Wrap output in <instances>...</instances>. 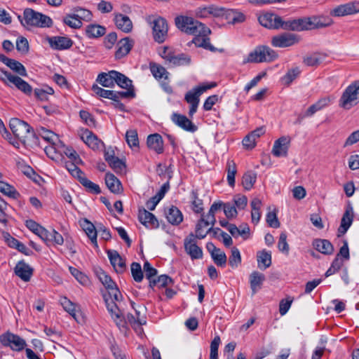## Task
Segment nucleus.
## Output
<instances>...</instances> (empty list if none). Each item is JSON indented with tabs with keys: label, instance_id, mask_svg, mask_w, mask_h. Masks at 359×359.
Segmentation results:
<instances>
[{
	"label": "nucleus",
	"instance_id": "f257e3e1",
	"mask_svg": "<svg viewBox=\"0 0 359 359\" xmlns=\"http://www.w3.org/2000/svg\"><path fill=\"white\" fill-rule=\"evenodd\" d=\"M176 27L182 32L189 34H210V29L204 24L191 17L178 15L175 18Z\"/></svg>",
	"mask_w": 359,
	"mask_h": 359
},
{
	"label": "nucleus",
	"instance_id": "f03ea898",
	"mask_svg": "<svg viewBox=\"0 0 359 359\" xmlns=\"http://www.w3.org/2000/svg\"><path fill=\"white\" fill-rule=\"evenodd\" d=\"M146 20L151 26L154 40L158 43H163L168 36V24L167 20L158 15H149Z\"/></svg>",
	"mask_w": 359,
	"mask_h": 359
},
{
	"label": "nucleus",
	"instance_id": "7ed1b4c3",
	"mask_svg": "<svg viewBox=\"0 0 359 359\" xmlns=\"http://www.w3.org/2000/svg\"><path fill=\"white\" fill-rule=\"evenodd\" d=\"M10 128L13 135L18 138L24 144L26 143L29 136H32L36 140H39L33 128L25 121L17 118H13L9 122Z\"/></svg>",
	"mask_w": 359,
	"mask_h": 359
},
{
	"label": "nucleus",
	"instance_id": "20e7f679",
	"mask_svg": "<svg viewBox=\"0 0 359 359\" xmlns=\"http://www.w3.org/2000/svg\"><path fill=\"white\" fill-rule=\"evenodd\" d=\"M277 53L266 46H259L250 52L248 57L244 60V63H261L270 62L278 57Z\"/></svg>",
	"mask_w": 359,
	"mask_h": 359
},
{
	"label": "nucleus",
	"instance_id": "39448f33",
	"mask_svg": "<svg viewBox=\"0 0 359 359\" xmlns=\"http://www.w3.org/2000/svg\"><path fill=\"white\" fill-rule=\"evenodd\" d=\"M359 103V81H355L343 92L339 106L344 109H350Z\"/></svg>",
	"mask_w": 359,
	"mask_h": 359
},
{
	"label": "nucleus",
	"instance_id": "423d86ee",
	"mask_svg": "<svg viewBox=\"0 0 359 359\" xmlns=\"http://www.w3.org/2000/svg\"><path fill=\"white\" fill-rule=\"evenodd\" d=\"M24 20L27 25L38 27H50L53 20L49 17L32 8H25L23 13Z\"/></svg>",
	"mask_w": 359,
	"mask_h": 359
},
{
	"label": "nucleus",
	"instance_id": "0eeeda50",
	"mask_svg": "<svg viewBox=\"0 0 359 359\" xmlns=\"http://www.w3.org/2000/svg\"><path fill=\"white\" fill-rule=\"evenodd\" d=\"M311 22L309 19L306 18H301L297 19H290L288 20H283L280 18V22L278 25V29H282L287 31L301 32L308 30Z\"/></svg>",
	"mask_w": 359,
	"mask_h": 359
},
{
	"label": "nucleus",
	"instance_id": "6e6552de",
	"mask_svg": "<svg viewBox=\"0 0 359 359\" xmlns=\"http://www.w3.org/2000/svg\"><path fill=\"white\" fill-rule=\"evenodd\" d=\"M2 74L4 76V78H1V80L6 83L7 86H9L7 81L10 83L15 85V86L23 92L26 95H31L32 92V86L20 76L13 75L11 72L1 69Z\"/></svg>",
	"mask_w": 359,
	"mask_h": 359
},
{
	"label": "nucleus",
	"instance_id": "1a4fd4ad",
	"mask_svg": "<svg viewBox=\"0 0 359 359\" xmlns=\"http://www.w3.org/2000/svg\"><path fill=\"white\" fill-rule=\"evenodd\" d=\"M299 41L300 36L297 34L284 32L273 36L271 45L278 48H287L298 43Z\"/></svg>",
	"mask_w": 359,
	"mask_h": 359
},
{
	"label": "nucleus",
	"instance_id": "9d476101",
	"mask_svg": "<svg viewBox=\"0 0 359 359\" xmlns=\"http://www.w3.org/2000/svg\"><path fill=\"white\" fill-rule=\"evenodd\" d=\"M0 342L5 346H10L11 349L20 351L26 346V341L17 334L7 332L0 335Z\"/></svg>",
	"mask_w": 359,
	"mask_h": 359
},
{
	"label": "nucleus",
	"instance_id": "9b49d317",
	"mask_svg": "<svg viewBox=\"0 0 359 359\" xmlns=\"http://www.w3.org/2000/svg\"><path fill=\"white\" fill-rule=\"evenodd\" d=\"M184 246L186 252L192 259H201L203 257L202 249L196 244V238L193 233H190L184 240Z\"/></svg>",
	"mask_w": 359,
	"mask_h": 359
},
{
	"label": "nucleus",
	"instance_id": "f8f14e48",
	"mask_svg": "<svg viewBox=\"0 0 359 359\" xmlns=\"http://www.w3.org/2000/svg\"><path fill=\"white\" fill-rule=\"evenodd\" d=\"M217 86L216 82H211L210 83L203 84L201 86L194 88L192 90L188 91L184 97V100L189 104H199V97L201 94L208 89H211Z\"/></svg>",
	"mask_w": 359,
	"mask_h": 359
},
{
	"label": "nucleus",
	"instance_id": "ddd939ff",
	"mask_svg": "<svg viewBox=\"0 0 359 359\" xmlns=\"http://www.w3.org/2000/svg\"><path fill=\"white\" fill-rule=\"evenodd\" d=\"M103 299L104 300L107 309L110 313L111 318L115 321L116 324L118 327H123L125 320L123 316L121 311L118 307L117 304L113 300L109 301L106 294H103Z\"/></svg>",
	"mask_w": 359,
	"mask_h": 359
},
{
	"label": "nucleus",
	"instance_id": "4468645a",
	"mask_svg": "<svg viewBox=\"0 0 359 359\" xmlns=\"http://www.w3.org/2000/svg\"><path fill=\"white\" fill-rule=\"evenodd\" d=\"M280 16L273 13H265L258 18L259 24L270 29H278Z\"/></svg>",
	"mask_w": 359,
	"mask_h": 359
},
{
	"label": "nucleus",
	"instance_id": "2eb2a0df",
	"mask_svg": "<svg viewBox=\"0 0 359 359\" xmlns=\"http://www.w3.org/2000/svg\"><path fill=\"white\" fill-rule=\"evenodd\" d=\"M290 137L282 136L274 142L271 153L276 157L287 156Z\"/></svg>",
	"mask_w": 359,
	"mask_h": 359
},
{
	"label": "nucleus",
	"instance_id": "dca6fc26",
	"mask_svg": "<svg viewBox=\"0 0 359 359\" xmlns=\"http://www.w3.org/2000/svg\"><path fill=\"white\" fill-rule=\"evenodd\" d=\"M138 219L147 228L157 229L159 226L158 221L155 215L144 208L139 209Z\"/></svg>",
	"mask_w": 359,
	"mask_h": 359
},
{
	"label": "nucleus",
	"instance_id": "f3484780",
	"mask_svg": "<svg viewBox=\"0 0 359 359\" xmlns=\"http://www.w3.org/2000/svg\"><path fill=\"white\" fill-rule=\"evenodd\" d=\"M171 119L177 126L186 131L194 133L198 129V127L184 115L173 113Z\"/></svg>",
	"mask_w": 359,
	"mask_h": 359
},
{
	"label": "nucleus",
	"instance_id": "a211bd4d",
	"mask_svg": "<svg viewBox=\"0 0 359 359\" xmlns=\"http://www.w3.org/2000/svg\"><path fill=\"white\" fill-rule=\"evenodd\" d=\"M359 12V3H348L340 5L330 11V15L335 17L352 15Z\"/></svg>",
	"mask_w": 359,
	"mask_h": 359
},
{
	"label": "nucleus",
	"instance_id": "6ab92c4d",
	"mask_svg": "<svg viewBox=\"0 0 359 359\" xmlns=\"http://www.w3.org/2000/svg\"><path fill=\"white\" fill-rule=\"evenodd\" d=\"M47 41L50 46L54 50L69 49L73 45L72 40L66 36H48Z\"/></svg>",
	"mask_w": 359,
	"mask_h": 359
},
{
	"label": "nucleus",
	"instance_id": "aec40b11",
	"mask_svg": "<svg viewBox=\"0 0 359 359\" xmlns=\"http://www.w3.org/2000/svg\"><path fill=\"white\" fill-rule=\"evenodd\" d=\"M107 255L111 264L117 273H122L126 271V260L121 257L117 251L109 250L107 251Z\"/></svg>",
	"mask_w": 359,
	"mask_h": 359
},
{
	"label": "nucleus",
	"instance_id": "412c9836",
	"mask_svg": "<svg viewBox=\"0 0 359 359\" xmlns=\"http://www.w3.org/2000/svg\"><path fill=\"white\" fill-rule=\"evenodd\" d=\"M61 305L62 306L63 309L67 312H68L77 323H81L83 322V318L81 311L79 310L78 305L74 304L67 297H63L61 299Z\"/></svg>",
	"mask_w": 359,
	"mask_h": 359
},
{
	"label": "nucleus",
	"instance_id": "4be33fe9",
	"mask_svg": "<svg viewBox=\"0 0 359 359\" xmlns=\"http://www.w3.org/2000/svg\"><path fill=\"white\" fill-rule=\"evenodd\" d=\"M134 46V41L129 37H125L117 43V50L115 57L120 60L127 55Z\"/></svg>",
	"mask_w": 359,
	"mask_h": 359
},
{
	"label": "nucleus",
	"instance_id": "5701e85b",
	"mask_svg": "<svg viewBox=\"0 0 359 359\" xmlns=\"http://www.w3.org/2000/svg\"><path fill=\"white\" fill-rule=\"evenodd\" d=\"M353 220V208L348 205L341 218V224L338 228V236H341L346 233L351 226Z\"/></svg>",
	"mask_w": 359,
	"mask_h": 359
},
{
	"label": "nucleus",
	"instance_id": "b1692460",
	"mask_svg": "<svg viewBox=\"0 0 359 359\" xmlns=\"http://www.w3.org/2000/svg\"><path fill=\"white\" fill-rule=\"evenodd\" d=\"M15 273L20 277L22 280L27 282L30 280L33 274V269L24 260L19 261L16 264L15 269Z\"/></svg>",
	"mask_w": 359,
	"mask_h": 359
},
{
	"label": "nucleus",
	"instance_id": "393cba45",
	"mask_svg": "<svg viewBox=\"0 0 359 359\" xmlns=\"http://www.w3.org/2000/svg\"><path fill=\"white\" fill-rule=\"evenodd\" d=\"M105 184L110 191L114 194H120L123 191L121 181L112 173L107 172L105 175Z\"/></svg>",
	"mask_w": 359,
	"mask_h": 359
},
{
	"label": "nucleus",
	"instance_id": "a878e982",
	"mask_svg": "<svg viewBox=\"0 0 359 359\" xmlns=\"http://www.w3.org/2000/svg\"><path fill=\"white\" fill-rule=\"evenodd\" d=\"M147 147L157 154H162L163 152V140L161 135L154 133L149 135L147 140Z\"/></svg>",
	"mask_w": 359,
	"mask_h": 359
},
{
	"label": "nucleus",
	"instance_id": "bb28decb",
	"mask_svg": "<svg viewBox=\"0 0 359 359\" xmlns=\"http://www.w3.org/2000/svg\"><path fill=\"white\" fill-rule=\"evenodd\" d=\"M165 215L168 222L177 226L183 221V215L178 208L172 205L167 210H165Z\"/></svg>",
	"mask_w": 359,
	"mask_h": 359
},
{
	"label": "nucleus",
	"instance_id": "cd10ccee",
	"mask_svg": "<svg viewBox=\"0 0 359 359\" xmlns=\"http://www.w3.org/2000/svg\"><path fill=\"white\" fill-rule=\"evenodd\" d=\"M191 62V57L186 53L176 55L175 52L168 58V65L171 67L189 65Z\"/></svg>",
	"mask_w": 359,
	"mask_h": 359
},
{
	"label": "nucleus",
	"instance_id": "c85d7f7f",
	"mask_svg": "<svg viewBox=\"0 0 359 359\" xmlns=\"http://www.w3.org/2000/svg\"><path fill=\"white\" fill-rule=\"evenodd\" d=\"M114 22L116 27L123 32L129 33L132 31L133 23L127 15L121 13L116 14L114 17Z\"/></svg>",
	"mask_w": 359,
	"mask_h": 359
},
{
	"label": "nucleus",
	"instance_id": "c756f323",
	"mask_svg": "<svg viewBox=\"0 0 359 359\" xmlns=\"http://www.w3.org/2000/svg\"><path fill=\"white\" fill-rule=\"evenodd\" d=\"M81 139L89 147L94 150L99 149L100 146L103 144V142L93 132L88 129L85 130L83 133Z\"/></svg>",
	"mask_w": 359,
	"mask_h": 359
},
{
	"label": "nucleus",
	"instance_id": "7c9ffc66",
	"mask_svg": "<svg viewBox=\"0 0 359 359\" xmlns=\"http://www.w3.org/2000/svg\"><path fill=\"white\" fill-rule=\"evenodd\" d=\"M116 71L111 70L108 72H102L98 74L97 81L106 88H113L115 85Z\"/></svg>",
	"mask_w": 359,
	"mask_h": 359
},
{
	"label": "nucleus",
	"instance_id": "2f4dec72",
	"mask_svg": "<svg viewBox=\"0 0 359 359\" xmlns=\"http://www.w3.org/2000/svg\"><path fill=\"white\" fill-rule=\"evenodd\" d=\"M196 36L193 39L192 43L197 47H201L211 52H216L217 48L210 42L209 34H194Z\"/></svg>",
	"mask_w": 359,
	"mask_h": 359
},
{
	"label": "nucleus",
	"instance_id": "473e14b6",
	"mask_svg": "<svg viewBox=\"0 0 359 359\" xmlns=\"http://www.w3.org/2000/svg\"><path fill=\"white\" fill-rule=\"evenodd\" d=\"M222 10L219 7L211 5L205 7H199L196 11V14L199 18H208L210 15L215 17H220Z\"/></svg>",
	"mask_w": 359,
	"mask_h": 359
},
{
	"label": "nucleus",
	"instance_id": "72a5a7b5",
	"mask_svg": "<svg viewBox=\"0 0 359 359\" xmlns=\"http://www.w3.org/2000/svg\"><path fill=\"white\" fill-rule=\"evenodd\" d=\"M313 245L322 254L332 255L334 252V247L328 240L316 239L313 241Z\"/></svg>",
	"mask_w": 359,
	"mask_h": 359
},
{
	"label": "nucleus",
	"instance_id": "f704fd0d",
	"mask_svg": "<svg viewBox=\"0 0 359 359\" xmlns=\"http://www.w3.org/2000/svg\"><path fill=\"white\" fill-rule=\"evenodd\" d=\"M106 33V28L97 24H90L86 27V35L90 39L99 38Z\"/></svg>",
	"mask_w": 359,
	"mask_h": 359
},
{
	"label": "nucleus",
	"instance_id": "c9c22d12",
	"mask_svg": "<svg viewBox=\"0 0 359 359\" xmlns=\"http://www.w3.org/2000/svg\"><path fill=\"white\" fill-rule=\"evenodd\" d=\"M265 280V276L263 273L258 271L252 272L250 276V287L252 294H255L259 289L261 288L262 283Z\"/></svg>",
	"mask_w": 359,
	"mask_h": 359
},
{
	"label": "nucleus",
	"instance_id": "e433bc0d",
	"mask_svg": "<svg viewBox=\"0 0 359 359\" xmlns=\"http://www.w3.org/2000/svg\"><path fill=\"white\" fill-rule=\"evenodd\" d=\"M306 19H309L311 22L308 30L327 27L333 24V20L330 18H313V20L311 18H306Z\"/></svg>",
	"mask_w": 359,
	"mask_h": 359
},
{
	"label": "nucleus",
	"instance_id": "4c0bfd02",
	"mask_svg": "<svg viewBox=\"0 0 359 359\" xmlns=\"http://www.w3.org/2000/svg\"><path fill=\"white\" fill-rule=\"evenodd\" d=\"M95 272L100 281L107 290L113 289L112 287L116 285V283L111 279V278L102 269H96Z\"/></svg>",
	"mask_w": 359,
	"mask_h": 359
},
{
	"label": "nucleus",
	"instance_id": "58836bf2",
	"mask_svg": "<svg viewBox=\"0 0 359 359\" xmlns=\"http://www.w3.org/2000/svg\"><path fill=\"white\" fill-rule=\"evenodd\" d=\"M258 266L261 269H266L271 265V252L263 250L257 253Z\"/></svg>",
	"mask_w": 359,
	"mask_h": 359
},
{
	"label": "nucleus",
	"instance_id": "ea45409f",
	"mask_svg": "<svg viewBox=\"0 0 359 359\" xmlns=\"http://www.w3.org/2000/svg\"><path fill=\"white\" fill-rule=\"evenodd\" d=\"M326 57V55L319 53H314L311 55H306L303 59V62L309 67L318 66Z\"/></svg>",
	"mask_w": 359,
	"mask_h": 359
},
{
	"label": "nucleus",
	"instance_id": "a19ab883",
	"mask_svg": "<svg viewBox=\"0 0 359 359\" xmlns=\"http://www.w3.org/2000/svg\"><path fill=\"white\" fill-rule=\"evenodd\" d=\"M83 229L90 239L91 242L97 247V229L93 223L85 219L83 224Z\"/></svg>",
	"mask_w": 359,
	"mask_h": 359
},
{
	"label": "nucleus",
	"instance_id": "79ce46f5",
	"mask_svg": "<svg viewBox=\"0 0 359 359\" xmlns=\"http://www.w3.org/2000/svg\"><path fill=\"white\" fill-rule=\"evenodd\" d=\"M150 70L153 76L156 79H167L168 78L169 73L168 72V71L165 69V67L158 64L151 62Z\"/></svg>",
	"mask_w": 359,
	"mask_h": 359
},
{
	"label": "nucleus",
	"instance_id": "37998d69",
	"mask_svg": "<svg viewBox=\"0 0 359 359\" xmlns=\"http://www.w3.org/2000/svg\"><path fill=\"white\" fill-rule=\"evenodd\" d=\"M0 192L14 199H17L20 196V193L14 187L3 181H0Z\"/></svg>",
	"mask_w": 359,
	"mask_h": 359
},
{
	"label": "nucleus",
	"instance_id": "c03bdc74",
	"mask_svg": "<svg viewBox=\"0 0 359 359\" xmlns=\"http://www.w3.org/2000/svg\"><path fill=\"white\" fill-rule=\"evenodd\" d=\"M250 205L252 208V222L254 224H257L261 217V213L259 210L262 205V201L259 198H255L251 201Z\"/></svg>",
	"mask_w": 359,
	"mask_h": 359
},
{
	"label": "nucleus",
	"instance_id": "a18cd8bd",
	"mask_svg": "<svg viewBox=\"0 0 359 359\" xmlns=\"http://www.w3.org/2000/svg\"><path fill=\"white\" fill-rule=\"evenodd\" d=\"M172 284L173 280L172 278L168 275H161L157 278H155L154 280L150 281L149 287L151 288H154V286H158V287H165L168 285Z\"/></svg>",
	"mask_w": 359,
	"mask_h": 359
},
{
	"label": "nucleus",
	"instance_id": "49530a36",
	"mask_svg": "<svg viewBox=\"0 0 359 359\" xmlns=\"http://www.w3.org/2000/svg\"><path fill=\"white\" fill-rule=\"evenodd\" d=\"M257 180V173L249 170L244 173L242 178V184L245 190L252 188Z\"/></svg>",
	"mask_w": 359,
	"mask_h": 359
},
{
	"label": "nucleus",
	"instance_id": "de8ad7c7",
	"mask_svg": "<svg viewBox=\"0 0 359 359\" xmlns=\"http://www.w3.org/2000/svg\"><path fill=\"white\" fill-rule=\"evenodd\" d=\"M227 182L230 187L235 186V175L237 172L236 164L233 160H229L226 164Z\"/></svg>",
	"mask_w": 359,
	"mask_h": 359
},
{
	"label": "nucleus",
	"instance_id": "09e8293b",
	"mask_svg": "<svg viewBox=\"0 0 359 359\" xmlns=\"http://www.w3.org/2000/svg\"><path fill=\"white\" fill-rule=\"evenodd\" d=\"M114 75L115 83L121 88H134L133 86V81L123 74L116 71V74Z\"/></svg>",
	"mask_w": 359,
	"mask_h": 359
},
{
	"label": "nucleus",
	"instance_id": "8fccbe9b",
	"mask_svg": "<svg viewBox=\"0 0 359 359\" xmlns=\"http://www.w3.org/2000/svg\"><path fill=\"white\" fill-rule=\"evenodd\" d=\"M299 67H296L289 69L287 73L281 78L282 82L289 86L294 79H296L301 73Z\"/></svg>",
	"mask_w": 359,
	"mask_h": 359
},
{
	"label": "nucleus",
	"instance_id": "3c124183",
	"mask_svg": "<svg viewBox=\"0 0 359 359\" xmlns=\"http://www.w3.org/2000/svg\"><path fill=\"white\" fill-rule=\"evenodd\" d=\"M192 210L196 213L203 212V201L198 198L197 190H193L191 193Z\"/></svg>",
	"mask_w": 359,
	"mask_h": 359
},
{
	"label": "nucleus",
	"instance_id": "603ef678",
	"mask_svg": "<svg viewBox=\"0 0 359 359\" xmlns=\"http://www.w3.org/2000/svg\"><path fill=\"white\" fill-rule=\"evenodd\" d=\"M74 11L77 13H74V19L79 20H85V21H90L93 17L92 13L87 9L81 8V7H75L74 8Z\"/></svg>",
	"mask_w": 359,
	"mask_h": 359
},
{
	"label": "nucleus",
	"instance_id": "864d4df0",
	"mask_svg": "<svg viewBox=\"0 0 359 359\" xmlns=\"http://www.w3.org/2000/svg\"><path fill=\"white\" fill-rule=\"evenodd\" d=\"M7 66L16 74L22 76H26L27 75V70L24 65L14 59H11Z\"/></svg>",
	"mask_w": 359,
	"mask_h": 359
},
{
	"label": "nucleus",
	"instance_id": "5fc2aeb1",
	"mask_svg": "<svg viewBox=\"0 0 359 359\" xmlns=\"http://www.w3.org/2000/svg\"><path fill=\"white\" fill-rule=\"evenodd\" d=\"M126 140L128 146L132 147H139V140L136 130H129L126 134Z\"/></svg>",
	"mask_w": 359,
	"mask_h": 359
},
{
	"label": "nucleus",
	"instance_id": "6e6d98bb",
	"mask_svg": "<svg viewBox=\"0 0 359 359\" xmlns=\"http://www.w3.org/2000/svg\"><path fill=\"white\" fill-rule=\"evenodd\" d=\"M131 273L135 281L140 283L144 278L141 265L138 262H133L130 265Z\"/></svg>",
	"mask_w": 359,
	"mask_h": 359
},
{
	"label": "nucleus",
	"instance_id": "4d7b16f0",
	"mask_svg": "<svg viewBox=\"0 0 359 359\" xmlns=\"http://www.w3.org/2000/svg\"><path fill=\"white\" fill-rule=\"evenodd\" d=\"M241 262V253L237 248L233 247L231 248V255L229 258V264L232 268H236Z\"/></svg>",
	"mask_w": 359,
	"mask_h": 359
},
{
	"label": "nucleus",
	"instance_id": "13d9d810",
	"mask_svg": "<svg viewBox=\"0 0 359 359\" xmlns=\"http://www.w3.org/2000/svg\"><path fill=\"white\" fill-rule=\"evenodd\" d=\"M81 180V184L86 188L88 192L93 194H99L101 193V189L98 184L91 182L87 177Z\"/></svg>",
	"mask_w": 359,
	"mask_h": 359
},
{
	"label": "nucleus",
	"instance_id": "bf43d9fd",
	"mask_svg": "<svg viewBox=\"0 0 359 359\" xmlns=\"http://www.w3.org/2000/svg\"><path fill=\"white\" fill-rule=\"evenodd\" d=\"M92 90L97 95H98L101 97L108 98L111 100H113L114 95H115V93H114V90H105L104 88H102L101 87H99L96 84H94L93 86Z\"/></svg>",
	"mask_w": 359,
	"mask_h": 359
},
{
	"label": "nucleus",
	"instance_id": "052dcab7",
	"mask_svg": "<svg viewBox=\"0 0 359 359\" xmlns=\"http://www.w3.org/2000/svg\"><path fill=\"white\" fill-rule=\"evenodd\" d=\"M74 14H67L63 19V22L73 29H79L82 27V21L74 19Z\"/></svg>",
	"mask_w": 359,
	"mask_h": 359
},
{
	"label": "nucleus",
	"instance_id": "680f3d73",
	"mask_svg": "<svg viewBox=\"0 0 359 359\" xmlns=\"http://www.w3.org/2000/svg\"><path fill=\"white\" fill-rule=\"evenodd\" d=\"M108 164L116 173L123 172L126 167L125 163L116 156L114 159L110 161Z\"/></svg>",
	"mask_w": 359,
	"mask_h": 359
},
{
	"label": "nucleus",
	"instance_id": "e2e57ef3",
	"mask_svg": "<svg viewBox=\"0 0 359 359\" xmlns=\"http://www.w3.org/2000/svg\"><path fill=\"white\" fill-rule=\"evenodd\" d=\"M212 259H213L215 264L218 266L223 267L226 263V254L220 250V252H215L214 254L212 253Z\"/></svg>",
	"mask_w": 359,
	"mask_h": 359
},
{
	"label": "nucleus",
	"instance_id": "0e129e2a",
	"mask_svg": "<svg viewBox=\"0 0 359 359\" xmlns=\"http://www.w3.org/2000/svg\"><path fill=\"white\" fill-rule=\"evenodd\" d=\"M69 271L76 278V279L82 285H87L89 279L87 276L79 271L77 269L70 266Z\"/></svg>",
	"mask_w": 359,
	"mask_h": 359
},
{
	"label": "nucleus",
	"instance_id": "69168bd1",
	"mask_svg": "<svg viewBox=\"0 0 359 359\" xmlns=\"http://www.w3.org/2000/svg\"><path fill=\"white\" fill-rule=\"evenodd\" d=\"M221 342L220 337L215 336L210 344V359H218V348Z\"/></svg>",
	"mask_w": 359,
	"mask_h": 359
},
{
	"label": "nucleus",
	"instance_id": "338daca9",
	"mask_svg": "<svg viewBox=\"0 0 359 359\" xmlns=\"http://www.w3.org/2000/svg\"><path fill=\"white\" fill-rule=\"evenodd\" d=\"M143 269L145 273L146 278L149 280V281H151L154 280L157 275V270L152 267L149 262H145L143 265Z\"/></svg>",
	"mask_w": 359,
	"mask_h": 359
},
{
	"label": "nucleus",
	"instance_id": "774afa93",
	"mask_svg": "<svg viewBox=\"0 0 359 359\" xmlns=\"http://www.w3.org/2000/svg\"><path fill=\"white\" fill-rule=\"evenodd\" d=\"M16 49L22 54H27L29 52V43L26 38L20 36L16 41Z\"/></svg>",
	"mask_w": 359,
	"mask_h": 359
}]
</instances>
